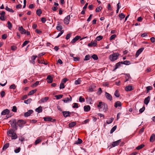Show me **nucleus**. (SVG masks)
Listing matches in <instances>:
<instances>
[{
  "label": "nucleus",
  "mask_w": 155,
  "mask_h": 155,
  "mask_svg": "<svg viewBox=\"0 0 155 155\" xmlns=\"http://www.w3.org/2000/svg\"><path fill=\"white\" fill-rule=\"evenodd\" d=\"M8 135L11 137L12 139H15L17 138V136L14 131L12 129H10L7 132Z\"/></svg>",
  "instance_id": "nucleus-1"
},
{
  "label": "nucleus",
  "mask_w": 155,
  "mask_h": 155,
  "mask_svg": "<svg viewBox=\"0 0 155 155\" xmlns=\"http://www.w3.org/2000/svg\"><path fill=\"white\" fill-rule=\"evenodd\" d=\"M119 55V54L118 53H114L109 56V59L111 61H114L118 58Z\"/></svg>",
  "instance_id": "nucleus-2"
},
{
  "label": "nucleus",
  "mask_w": 155,
  "mask_h": 155,
  "mask_svg": "<svg viewBox=\"0 0 155 155\" xmlns=\"http://www.w3.org/2000/svg\"><path fill=\"white\" fill-rule=\"evenodd\" d=\"M97 107L100 108H102L105 111L107 109V105L104 102H100L97 105Z\"/></svg>",
  "instance_id": "nucleus-3"
},
{
  "label": "nucleus",
  "mask_w": 155,
  "mask_h": 155,
  "mask_svg": "<svg viewBox=\"0 0 155 155\" xmlns=\"http://www.w3.org/2000/svg\"><path fill=\"white\" fill-rule=\"evenodd\" d=\"M70 18V15H68L66 16L64 19V23L66 25H68L69 23V21Z\"/></svg>",
  "instance_id": "nucleus-4"
},
{
  "label": "nucleus",
  "mask_w": 155,
  "mask_h": 155,
  "mask_svg": "<svg viewBox=\"0 0 155 155\" xmlns=\"http://www.w3.org/2000/svg\"><path fill=\"white\" fill-rule=\"evenodd\" d=\"M144 48H142L139 49L136 52L135 57H137L143 51Z\"/></svg>",
  "instance_id": "nucleus-5"
},
{
  "label": "nucleus",
  "mask_w": 155,
  "mask_h": 155,
  "mask_svg": "<svg viewBox=\"0 0 155 155\" xmlns=\"http://www.w3.org/2000/svg\"><path fill=\"white\" fill-rule=\"evenodd\" d=\"M10 123L11 124V126L14 128H15L16 129V122L15 120H14L13 121H10Z\"/></svg>",
  "instance_id": "nucleus-6"
},
{
  "label": "nucleus",
  "mask_w": 155,
  "mask_h": 155,
  "mask_svg": "<svg viewBox=\"0 0 155 155\" xmlns=\"http://www.w3.org/2000/svg\"><path fill=\"white\" fill-rule=\"evenodd\" d=\"M33 110H29L28 112H25L24 114V116L27 117L30 116V115L33 113Z\"/></svg>",
  "instance_id": "nucleus-7"
},
{
  "label": "nucleus",
  "mask_w": 155,
  "mask_h": 155,
  "mask_svg": "<svg viewBox=\"0 0 155 155\" xmlns=\"http://www.w3.org/2000/svg\"><path fill=\"white\" fill-rule=\"evenodd\" d=\"M97 41L96 40H94V41H91L90 43L88 44V46L89 47L95 46L97 45Z\"/></svg>",
  "instance_id": "nucleus-8"
},
{
  "label": "nucleus",
  "mask_w": 155,
  "mask_h": 155,
  "mask_svg": "<svg viewBox=\"0 0 155 155\" xmlns=\"http://www.w3.org/2000/svg\"><path fill=\"white\" fill-rule=\"evenodd\" d=\"M105 95L106 98L110 101H111L112 100V97L111 95L109 93L105 92Z\"/></svg>",
  "instance_id": "nucleus-9"
},
{
  "label": "nucleus",
  "mask_w": 155,
  "mask_h": 155,
  "mask_svg": "<svg viewBox=\"0 0 155 155\" xmlns=\"http://www.w3.org/2000/svg\"><path fill=\"white\" fill-rule=\"evenodd\" d=\"M134 87L131 85H128L125 87V90L127 91H130L134 89Z\"/></svg>",
  "instance_id": "nucleus-10"
},
{
  "label": "nucleus",
  "mask_w": 155,
  "mask_h": 155,
  "mask_svg": "<svg viewBox=\"0 0 155 155\" xmlns=\"http://www.w3.org/2000/svg\"><path fill=\"white\" fill-rule=\"evenodd\" d=\"M121 141V140L120 139L117 141L113 142L112 143V145L113 147H115L116 146H117L119 145V143Z\"/></svg>",
  "instance_id": "nucleus-11"
},
{
  "label": "nucleus",
  "mask_w": 155,
  "mask_h": 155,
  "mask_svg": "<svg viewBox=\"0 0 155 155\" xmlns=\"http://www.w3.org/2000/svg\"><path fill=\"white\" fill-rule=\"evenodd\" d=\"M18 30L21 32V34H25L26 33L25 30L24 29L22 26L19 27Z\"/></svg>",
  "instance_id": "nucleus-12"
},
{
  "label": "nucleus",
  "mask_w": 155,
  "mask_h": 155,
  "mask_svg": "<svg viewBox=\"0 0 155 155\" xmlns=\"http://www.w3.org/2000/svg\"><path fill=\"white\" fill-rule=\"evenodd\" d=\"M62 113L64 117L70 116L71 114V113L68 111H63Z\"/></svg>",
  "instance_id": "nucleus-13"
},
{
  "label": "nucleus",
  "mask_w": 155,
  "mask_h": 155,
  "mask_svg": "<svg viewBox=\"0 0 155 155\" xmlns=\"http://www.w3.org/2000/svg\"><path fill=\"white\" fill-rule=\"evenodd\" d=\"M49 97H45L44 98H41L38 102L40 103L41 102L44 103L46 102L49 99Z\"/></svg>",
  "instance_id": "nucleus-14"
},
{
  "label": "nucleus",
  "mask_w": 155,
  "mask_h": 155,
  "mask_svg": "<svg viewBox=\"0 0 155 155\" xmlns=\"http://www.w3.org/2000/svg\"><path fill=\"white\" fill-rule=\"evenodd\" d=\"M81 37L80 36H77L74 38L71 41V43L74 44Z\"/></svg>",
  "instance_id": "nucleus-15"
},
{
  "label": "nucleus",
  "mask_w": 155,
  "mask_h": 155,
  "mask_svg": "<svg viewBox=\"0 0 155 155\" xmlns=\"http://www.w3.org/2000/svg\"><path fill=\"white\" fill-rule=\"evenodd\" d=\"M70 97V98L69 97H66L65 98V99L63 100V101L65 103H67L69 101H71L72 100V98L71 97L70 95H69Z\"/></svg>",
  "instance_id": "nucleus-16"
},
{
  "label": "nucleus",
  "mask_w": 155,
  "mask_h": 155,
  "mask_svg": "<svg viewBox=\"0 0 155 155\" xmlns=\"http://www.w3.org/2000/svg\"><path fill=\"white\" fill-rule=\"evenodd\" d=\"M150 100V96H148L144 100V103L146 105H147L148 103H149Z\"/></svg>",
  "instance_id": "nucleus-17"
},
{
  "label": "nucleus",
  "mask_w": 155,
  "mask_h": 155,
  "mask_svg": "<svg viewBox=\"0 0 155 155\" xmlns=\"http://www.w3.org/2000/svg\"><path fill=\"white\" fill-rule=\"evenodd\" d=\"M121 63V62L120 61L116 63L115 65V68L113 69V71H114L117 69L119 68L121 66V64H122Z\"/></svg>",
  "instance_id": "nucleus-18"
},
{
  "label": "nucleus",
  "mask_w": 155,
  "mask_h": 155,
  "mask_svg": "<svg viewBox=\"0 0 155 155\" xmlns=\"http://www.w3.org/2000/svg\"><path fill=\"white\" fill-rule=\"evenodd\" d=\"M122 105L120 101H117L114 104V107L117 108L118 107H120Z\"/></svg>",
  "instance_id": "nucleus-19"
},
{
  "label": "nucleus",
  "mask_w": 155,
  "mask_h": 155,
  "mask_svg": "<svg viewBox=\"0 0 155 155\" xmlns=\"http://www.w3.org/2000/svg\"><path fill=\"white\" fill-rule=\"evenodd\" d=\"M9 110L8 109H6L2 111L1 114L2 115H5L9 114Z\"/></svg>",
  "instance_id": "nucleus-20"
},
{
  "label": "nucleus",
  "mask_w": 155,
  "mask_h": 155,
  "mask_svg": "<svg viewBox=\"0 0 155 155\" xmlns=\"http://www.w3.org/2000/svg\"><path fill=\"white\" fill-rule=\"evenodd\" d=\"M47 82L49 83H51L52 82L53 79L52 78L50 75H48L47 78Z\"/></svg>",
  "instance_id": "nucleus-21"
},
{
  "label": "nucleus",
  "mask_w": 155,
  "mask_h": 155,
  "mask_svg": "<svg viewBox=\"0 0 155 155\" xmlns=\"http://www.w3.org/2000/svg\"><path fill=\"white\" fill-rule=\"evenodd\" d=\"M43 119L46 121H51L52 120V118L50 117H45Z\"/></svg>",
  "instance_id": "nucleus-22"
},
{
  "label": "nucleus",
  "mask_w": 155,
  "mask_h": 155,
  "mask_svg": "<svg viewBox=\"0 0 155 155\" xmlns=\"http://www.w3.org/2000/svg\"><path fill=\"white\" fill-rule=\"evenodd\" d=\"M84 111L88 112L90 110L91 107L90 106L87 105L84 106Z\"/></svg>",
  "instance_id": "nucleus-23"
},
{
  "label": "nucleus",
  "mask_w": 155,
  "mask_h": 155,
  "mask_svg": "<svg viewBox=\"0 0 155 155\" xmlns=\"http://www.w3.org/2000/svg\"><path fill=\"white\" fill-rule=\"evenodd\" d=\"M150 142H153L155 140V135L153 134L151 135L150 138Z\"/></svg>",
  "instance_id": "nucleus-24"
},
{
  "label": "nucleus",
  "mask_w": 155,
  "mask_h": 155,
  "mask_svg": "<svg viewBox=\"0 0 155 155\" xmlns=\"http://www.w3.org/2000/svg\"><path fill=\"white\" fill-rule=\"evenodd\" d=\"M35 111L38 113L41 112L42 111V107L41 106H39L38 108L36 109Z\"/></svg>",
  "instance_id": "nucleus-25"
},
{
  "label": "nucleus",
  "mask_w": 155,
  "mask_h": 155,
  "mask_svg": "<svg viewBox=\"0 0 155 155\" xmlns=\"http://www.w3.org/2000/svg\"><path fill=\"white\" fill-rule=\"evenodd\" d=\"M76 124V122H72L69 124V127L70 128H71L72 127H74Z\"/></svg>",
  "instance_id": "nucleus-26"
},
{
  "label": "nucleus",
  "mask_w": 155,
  "mask_h": 155,
  "mask_svg": "<svg viewBox=\"0 0 155 155\" xmlns=\"http://www.w3.org/2000/svg\"><path fill=\"white\" fill-rule=\"evenodd\" d=\"M96 87V86L94 85H92L90 86L89 88V91L90 92H92L93 91V90Z\"/></svg>",
  "instance_id": "nucleus-27"
},
{
  "label": "nucleus",
  "mask_w": 155,
  "mask_h": 155,
  "mask_svg": "<svg viewBox=\"0 0 155 155\" xmlns=\"http://www.w3.org/2000/svg\"><path fill=\"white\" fill-rule=\"evenodd\" d=\"M9 143H6V144H5L3 147V150H6L9 146Z\"/></svg>",
  "instance_id": "nucleus-28"
},
{
  "label": "nucleus",
  "mask_w": 155,
  "mask_h": 155,
  "mask_svg": "<svg viewBox=\"0 0 155 155\" xmlns=\"http://www.w3.org/2000/svg\"><path fill=\"white\" fill-rule=\"evenodd\" d=\"M37 90V89H35L34 90H32L30 91L28 93V95H30L33 94H34L35 92H36Z\"/></svg>",
  "instance_id": "nucleus-29"
},
{
  "label": "nucleus",
  "mask_w": 155,
  "mask_h": 155,
  "mask_svg": "<svg viewBox=\"0 0 155 155\" xmlns=\"http://www.w3.org/2000/svg\"><path fill=\"white\" fill-rule=\"evenodd\" d=\"M122 64L128 65L130 64V61H121Z\"/></svg>",
  "instance_id": "nucleus-30"
},
{
  "label": "nucleus",
  "mask_w": 155,
  "mask_h": 155,
  "mask_svg": "<svg viewBox=\"0 0 155 155\" xmlns=\"http://www.w3.org/2000/svg\"><path fill=\"white\" fill-rule=\"evenodd\" d=\"M82 140L78 138V140L76 141L74 143L76 144H80L82 143Z\"/></svg>",
  "instance_id": "nucleus-31"
},
{
  "label": "nucleus",
  "mask_w": 155,
  "mask_h": 155,
  "mask_svg": "<svg viewBox=\"0 0 155 155\" xmlns=\"http://www.w3.org/2000/svg\"><path fill=\"white\" fill-rule=\"evenodd\" d=\"M81 79L79 78L77 80L75 81L74 84L76 85L80 84L81 83Z\"/></svg>",
  "instance_id": "nucleus-32"
},
{
  "label": "nucleus",
  "mask_w": 155,
  "mask_h": 155,
  "mask_svg": "<svg viewBox=\"0 0 155 155\" xmlns=\"http://www.w3.org/2000/svg\"><path fill=\"white\" fill-rule=\"evenodd\" d=\"M119 17L120 18V20L124 19L125 17V15L123 13H121L119 15Z\"/></svg>",
  "instance_id": "nucleus-33"
},
{
  "label": "nucleus",
  "mask_w": 155,
  "mask_h": 155,
  "mask_svg": "<svg viewBox=\"0 0 155 155\" xmlns=\"http://www.w3.org/2000/svg\"><path fill=\"white\" fill-rule=\"evenodd\" d=\"M42 13V11L41 9H38L36 11V13L37 15L39 16H40Z\"/></svg>",
  "instance_id": "nucleus-34"
},
{
  "label": "nucleus",
  "mask_w": 155,
  "mask_h": 155,
  "mask_svg": "<svg viewBox=\"0 0 155 155\" xmlns=\"http://www.w3.org/2000/svg\"><path fill=\"white\" fill-rule=\"evenodd\" d=\"M113 120V118H110L106 121V123L108 124H110L112 122Z\"/></svg>",
  "instance_id": "nucleus-35"
},
{
  "label": "nucleus",
  "mask_w": 155,
  "mask_h": 155,
  "mask_svg": "<svg viewBox=\"0 0 155 155\" xmlns=\"http://www.w3.org/2000/svg\"><path fill=\"white\" fill-rule=\"evenodd\" d=\"M32 101V100L31 98H29L27 100H25L24 102L26 104H28L30 103Z\"/></svg>",
  "instance_id": "nucleus-36"
},
{
  "label": "nucleus",
  "mask_w": 155,
  "mask_h": 155,
  "mask_svg": "<svg viewBox=\"0 0 155 155\" xmlns=\"http://www.w3.org/2000/svg\"><path fill=\"white\" fill-rule=\"evenodd\" d=\"M18 123L21 124L23 125L26 123V122L23 120H18Z\"/></svg>",
  "instance_id": "nucleus-37"
},
{
  "label": "nucleus",
  "mask_w": 155,
  "mask_h": 155,
  "mask_svg": "<svg viewBox=\"0 0 155 155\" xmlns=\"http://www.w3.org/2000/svg\"><path fill=\"white\" fill-rule=\"evenodd\" d=\"M144 147V144H142L136 147V149L137 150H139L142 148H143V147Z\"/></svg>",
  "instance_id": "nucleus-38"
},
{
  "label": "nucleus",
  "mask_w": 155,
  "mask_h": 155,
  "mask_svg": "<svg viewBox=\"0 0 155 155\" xmlns=\"http://www.w3.org/2000/svg\"><path fill=\"white\" fill-rule=\"evenodd\" d=\"M5 10L8 12H11L12 13L14 12V11L12 8H9L8 6H6L5 8Z\"/></svg>",
  "instance_id": "nucleus-39"
},
{
  "label": "nucleus",
  "mask_w": 155,
  "mask_h": 155,
  "mask_svg": "<svg viewBox=\"0 0 155 155\" xmlns=\"http://www.w3.org/2000/svg\"><path fill=\"white\" fill-rule=\"evenodd\" d=\"M102 8V7H101L100 6H99V7H97L96 9L95 12H100Z\"/></svg>",
  "instance_id": "nucleus-40"
},
{
  "label": "nucleus",
  "mask_w": 155,
  "mask_h": 155,
  "mask_svg": "<svg viewBox=\"0 0 155 155\" xmlns=\"http://www.w3.org/2000/svg\"><path fill=\"white\" fill-rule=\"evenodd\" d=\"M8 27L9 29H11L12 27V25L11 23L9 21H8Z\"/></svg>",
  "instance_id": "nucleus-41"
},
{
  "label": "nucleus",
  "mask_w": 155,
  "mask_h": 155,
  "mask_svg": "<svg viewBox=\"0 0 155 155\" xmlns=\"http://www.w3.org/2000/svg\"><path fill=\"white\" fill-rule=\"evenodd\" d=\"M117 126H115L110 131V133H112L116 129Z\"/></svg>",
  "instance_id": "nucleus-42"
},
{
  "label": "nucleus",
  "mask_w": 155,
  "mask_h": 155,
  "mask_svg": "<svg viewBox=\"0 0 155 155\" xmlns=\"http://www.w3.org/2000/svg\"><path fill=\"white\" fill-rule=\"evenodd\" d=\"M91 57L94 60H97L98 59V57L97 55L95 54L93 55Z\"/></svg>",
  "instance_id": "nucleus-43"
},
{
  "label": "nucleus",
  "mask_w": 155,
  "mask_h": 155,
  "mask_svg": "<svg viewBox=\"0 0 155 155\" xmlns=\"http://www.w3.org/2000/svg\"><path fill=\"white\" fill-rule=\"evenodd\" d=\"M63 97L62 95H56L55 96V97H56V99L57 100Z\"/></svg>",
  "instance_id": "nucleus-44"
},
{
  "label": "nucleus",
  "mask_w": 155,
  "mask_h": 155,
  "mask_svg": "<svg viewBox=\"0 0 155 155\" xmlns=\"http://www.w3.org/2000/svg\"><path fill=\"white\" fill-rule=\"evenodd\" d=\"M90 55L89 54L86 55L85 57V58L84 59V61H87L90 59Z\"/></svg>",
  "instance_id": "nucleus-45"
},
{
  "label": "nucleus",
  "mask_w": 155,
  "mask_h": 155,
  "mask_svg": "<svg viewBox=\"0 0 155 155\" xmlns=\"http://www.w3.org/2000/svg\"><path fill=\"white\" fill-rule=\"evenodd\" d=\"M115 96L117 97H119L120 96V94L119 93V92L117 90H116L114 94Z\"/></svg>",
  "instance_id": "nucleus-46"
},
{
  "label": "nucleus",
  "mask_w": 155,
  "mask_h": 155,
  "mask_svg": "<svg viewBox=\"0 0 155 155\" xmlns=\"http://www.w3.org/2000/svg\"><path fill=\"white\" fill-rule=\"evenodd\" d=\"M79 101L81 102H84L85 101V99L81 96H80L79 98Z\"/></svg>",
  "instance_id": "nucleus-47"
},
{
  "label": "nucleus",
  "mask_w": 155,
  "mask_h": 155,
  "mask_svg": "<svg viewBox=\"0 0 155 155\" xmlns=\"http://www.w3.org/2000/svg\"><path fill=\"white\" fill-rule=\"evenodd\" d=\"M56 29L59 31H61V30L63 28L62 26L61 25H59L58 26H57L56 27Z\"/></svg>",
  "instance_id": "nucleus-48"
},
{
  "label": "nucleus",
  "mask_w": 155,
  "mask_h": 155,
  "mask_svg": "<svg viewBox=\"0 0 155 155\" xmlns=\"http://www.w3.org/2000/svg\"><path fill=\"white\" fill-rule=\"evenodd\" d=\"M16 87V86L14 84H13L10 86L9 87V88L10 89H15Z\"/></svg>",
  "instance_id": "nucleus-49"
},
{
  "label": "nucleus",
  "mask_w": 155,
  "mask_h": 155,
  "mask_svg": "<svg viewBox=\"0 0 155 155\" xmlns=\"http://www.w3.org/2000/svg\"><path fill=\"white\" fill-rule=\"evenodd\" d=\"M116 35L114 34L112 35L110 37V41H111L113 39H114V38H116Z\"/></svg>",
  "instance_id": "nucleus-50"
},
{
  "label": "nucleus",
  "mask_w": 155,
  "mask_h": 155,
  "mask_svg": "<svg viewBox=\"0 0 155 155\" xmlns=\"http://www.w3.org/2000/svg\"><path fill=\"white\" fill-rule=\"evenodd\" d=\"M21 150V148L19 147L17 149H15L14 150V152L16 153H18L20 152Z\"/></svg>",
  "instance_id": "nucleus-51"
},
{
  "label": "nucleus",
  "mask_w": 155,
  "mask_h": 155,
  "mask_svg": "<svg viewBox=\"0 0 155 155\" xmlns=\"http://www.w3.org/2000/svg\"><path fill=\"white\" fill-rule=\"evenodd\" d=\"M64 87H65V85H64V84L61 82V83L60 84V89H63V88H64Z\"/></svg>",
  "instance_id": "nucleus-52"
},
{
  "label": "nucleus",
  "mask_w": 155,
  "mask_h": 155,
  "mask_svg": "<svg viewBox=\"0 0 155 155\" xmlns=\"http://www.w3.org/2000/svg\"><path fill=\"white\" fill-rule=\"evenodd\" d=\"M103 38V37L102 36H99L96 37V39L98 41H99L100 40H101Z\"/></svg>",
  "instance_id": "nucleus-53"
},
{
  "label": "nucleus",
  "mask_w": 155,
  "mask_h": 155,
  "mask_svg": "<svg viewBox=\"0 0 155 155\" xmlns=\"http://www.w3.org/2000/svg\"><path fill=\"white\" fill-rule=\"evenodd\" d=\"M17 107L15 106H14L12 107V110L14 112H15L17 111Z\"/></svg>",
  "instance_id": "nucleus-54"
},
{
  "label": "nucleus",
  "mask_w": 155,
  "mask_h": 155,
  "mask_svg": "<svg viewBox=\"0 0 155 155\" xmlns=\"http://www.w3.org/2000/svg\"><path fill=\"white\" fill-rule=\"evenodd\" d=\"M29 42V41H25L22 45V47H23L25 46Z\"/></svg>",
  "instance_id": "nucleus-55"
},
{
  "label": "nucleus",
  "mask_w": 155,
  "mask_h": 155,
  "mask_svg": "<svg viewBox=\"0 0 155 155\" xmlns=\"http://www.w3.org/2000/svg\"><path fill=\"white\" fill-rule=\"evenodd\" d=\"M145 109V107L143 106L142 108L139 110V112L140 113H142L144 110Z\"/></svg>",
  "instance_id": "nucleus-56"
},
{
  "label": "nucleus",
  "mask_w": 155,
  "mask_h": 155,
  "mask_svg": "<svg viewBox=\"0 0 155 155\" xmlns=\"http://www.w3.org/2000/svg\"><path fill=\"white\" fill-rule=\"evenodd\" d=\"M152 89V87L150 86L147 87H146L147 91V92H148L149 91L151 90Z\"/></svg>",
  "instance_id": "nucleus-57"
},
{
  "label": "nucleus",
  "mask_w": 155,
  "mask_h": 155,
  "mask_svg": "<svg viewBox=\"0 0 155 155\" xmlns=\"http://www.w3.org/2000/svg\"><path fill=\"white\" fill-rule=\"evenodd\" d=\"M41 141V140L40 139H38L36 140L35 142V145H37Z\"/></svg>",
  "instance_id": "nucleus-58"
},
{
  "label": "nucleus",
  "mask_w": 155,
  "mask_h": 155,
  "mask_svg": "<svg viewBox=\"0 0 155 155\" xmlns=\"http://www.w3.org/2000/svg\"><path fill=\"white\" fill-rule=\"evenodd\" d=\"M73 108H78V104L77 103H74L73 104Z\"/></svg>",
  "instance_id": "nucleus-59"
},
{
  "label": "nucleus",
  "mask_w": 155,
  "mask_h": 155,
  "mask_svg": "<svg viewBox=\"0 0 155 155\" xmlns=\"http://www.w3.org/2000/svg\"><path fill=\"white\" fill-rule=\"evenodd\" d=\"M147 36V33L146 32L144 33L141 35V36L142 37H144Z\"/></svg>",
  "instance_id": "nucleus-60"
},
{
  "label": "nucleus",
  "mask_w": 155,
  "mask_h": 155,
  "mask_svg": "<svg viewBox=\"0 0 155 155\" xmlns=\"http://www.w3.org/2000/svg\"><path fill=\"white\" fill-rule=\"evenodd\" d=\"M71 36V34L69 33V34H68L66 36V39L67 40L68 39L70 38Z\"/></svg>",
  "instance_id": "nucleus-61"
},
{
  "label": "nucleus",
  "mask_w": 155,
  "mask_h": 155,
  "mask_svg": "<svg viewBox=\"0 0 155 155\" xmlns=\"http://www.w3.org/2000/svg\"><path fill=\"white\" fill-rule=\"evenodd\" d=\"M67 81H68V79L66 78H65L62 79L61 82L64 84V83H65Z\"/></svg>",
  "instance_id": "nucleus-62"
},
{
  "label": "nucleus",
  "mask_w": 155,
  "mask_h": 155,
  "mask_svg": "<svg viewBox=\"0 0 155 155\" xmlns=\"http://www.w3.org/2000/svg\"><path fill=\"white\" fill-rule=\"evenodd\" d=\"M46 21V19L44 17H43L41 19V21L43 23H45Z\"/></svg>",
  "instance_id": "nucleus-63"
},
{
  "label": "nucleus",
  "mask_w": 155,
  "mask_h": 155,
  "mask_svg": "<svg viewBox=\"0 0 155 155\" xmlns=\"http://www.w3.org/2000/svg\"><path fill=\"white\" fill-rule=\"evenodd\" d=\"M38 57V56L37 55H33L31 57V59L32 60L35 61L36 58Z\"/></svg>",
  "instance_id": "nucleus-64"
}]
</instances>
